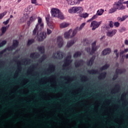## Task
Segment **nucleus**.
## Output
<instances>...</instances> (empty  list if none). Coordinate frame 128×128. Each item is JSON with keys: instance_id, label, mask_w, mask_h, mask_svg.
<instances>
[{"instance_id": "774afa93", "label": "nucleus", "mask_w": 128, "mask_h": 128, "mask_svg": "<svg viewBox=\"0 0 128 128\" xmlns=\"http://www.w3.org/2000/svg\"><path fill=\"white\" fill-rule=\"evenodd\" d=\"M28 74H32V72H28Z\"/></svg>"}, {"instance_id": "5fc2aeb1", "label": "nucleus", "mask_w": 128, "mask_h": 128, "mask_svg": "<svg viewBox=\"0 0 128 128\" xmlns=\"http://www.w3.org/2000/svg\"><path fill=\"white\" fill-rule=\"evenodd\" d=\"M124 44H126V46H128V40H125L124 41Z\"/></svg>"}, {"instance_id": "f704fd0d", "label": "nucleus", "mask_w": 128, "mask_h": 128, "mask_svg": "<svg viewBox=\"0 0 128 128\" xmlns=\"http://www.w3.org/2000/svg\"><path fill=\"white\" fill-rule=\"evenodd\" d=\"M6 44V40H4L0 44V48H2Z\"/></svg>"}, {"instance_id": "f257e3e1", "label": "nucleus", "mask_w": 128, "mask_h": 128, "mask_svg": "<svg viewBox=\"0 0 128 128\" xmlns=\"http://www.w3.org/2000/svg\"><path fill=\"white\" fill-rule=\"evenodd\" d=\"M43 29L44 23L42 22V18L38 17V23L33 30L32 34L34 36H36L37 38V40H39V42H42V40L46 38V33L44 32H41Z\"/></svg>"}, {"instance_id": "4c0bfd02", "label": "nucleus", "mask_w": 128, "mask_h": 128, "mask_svg": "<svg viewBox=\"0 0 128 128\" xmlns=\"http://www.w3.org/2000/svg\"><path fill=\"white\" fill-rule=\"evenodd\" d=\"M124 54H126V53L124 50H120V56H124Z\"/></svg>"}, {"instance_id": "0eeeda50", "label": "nucleus", "mask_w": 128, "mask_h": 128, "mask_svg": "<svg viewBox=\"0 0 128 128\" xmlns=\"http://www.w3.org/2000/svg\"><path fill=\"white\" fill-rule=\"evenodd\" d=\"M25 10L27 12L26 13V15H24L22 18L20 19L21 22H26V20H28V14H30V12H32V7L28 6L27 8Z\"/></svg>"}, {"instance_id": "864d4df0", "label": "nucleus", "mask_w": 128, "mask_h": 128, "mask_svg": "<svg viewBox=\"0 0 128 128\" xmlns=\"http://www.w3.org/2000/svg\"><path fill=\"white\" fill-rule=\"evenodd\" d=\"M6 49L5 50H2V51H1L0 52V56H2V54L4 53V52H6Z\"/></svg>"}, {"instance_id": "e2e57ef3", "label": "nucleus", "mask_w": 128, "mask_h": 128, "mask_svg": "<svg viewBox=\"0 0 128 128\" xmlns=\"http://www.w3.org/2000/svg\"><path fill=\"white\" fill-rule=\"evenodd\" d=\"M64 78L66 80H68V78L66 77H64Z\"/></svg>"}, {"instance_id": "58836bf2", "label": "nucleus", "mask_w": 128, "mask_h": 128, "mask_svg": "<svg viewBox=\"0 0 128 128\" xmlns=\"http://www.w3.org/2000/svg\"><path fill=\"white\" fill-rule=\"evenodd\" d=\"M52 30H50V29L48 28L47 31H46V34H48V36H50V34H52Z\"/></svg>"}, {"instance_id": "4d7b16f0", "label": "nucleus", "mask_w": 128, "mask_h": 128, "mask_svg": "<svg viewBox=\"0 0 128 128\" xmlns=\"http://www.w3.org/2000/svg\"><path fill=\"white\" fill-rule=\"evenodd\" d=\"M124 51L125 54H126L128 52V48L124 49Z\"/></svg>"}, {"instance_id": "9d476101", "label": "nucleus", "mask_w": 128, "mask_h": 128, "mask_svg": "<svg viewBox=\"0 0 128 128\" xmlns=\"http://www.w3.org/2000/svg\"><path fill=\"white\" fill-rule=\"evenodd\" d=\"M56 44L58 48H62L64 46V40L62 36H58L57 38Z\"/></svg>"}, {"instance_id": "6e6552de", "label": "nucleus", "mask_w": 128, "mask_h": 128, "mask_svg": "<svg viewBox=\"0 0 128 128\" xmlns=\"http://www.w3.org/2000/svg\"><path fill=\"white\" fill-rule=\"evenodd\" d=\"M102 24V21L98 22L96 20L92 21L91 22L90 26L92 27V30H94L96 28H98Z\"/></svg>"}, {"instance_id": "37998d69", "label": "nucleus", "mask_w": 128, "mask_h": 128, "mask_svg": "<svg viewBox=\"0 0 128 128\" xmlns=\"http://www.w3.org/2000/svg\"><path fill=\"white\" fill-rule=\"evenodd\" d=\"M114 54H116V58H118V49L114 50Z\"/></svg>"}, {"instance_id": "20e7f679", "label": "nucleus", "mask_w": 128, "mask_h": 128, "mask_svg": "<svg viewBox=\"0 0 128 128\" xmlns=\"http://www.w3.org/2000/svg\"><path fill=\"white\" fill-rule=\"evenodd\" d=\"M98 49V46H96V41H94L93 43L92 44V50L90 51V48L88 47L85 48V50L87 52H90V54H94L96 50Z\"/></svg>"}, {"instance_id": "3c124183", "label": "nucleus", "mask_w": 128, "mask_h": 128, "mask_svg": "<svg viewBox=\"0 0 128 128\" xmlns=\"http://www.w3.org/2000/svg\"><path fill=\"white\" fill-rule=\"evenodd\" d=\"M46 20L47 24H48H48H49L50 22V17H48V16L46 17Z\"/></svg>"}, {"instance_id": "9b49d317", "label": "nucleus", "mask_w": 128, "mask_h": 128, "mask_svg": "<svg viewBox=\"0 0 128 128\" xmlns=\"http://www.w3.org/2000/svg\"><path fill=\"white\" fill-rule=\"evenodd\" d=\"M36 20V14H33L32 16L30 18L29 21L28 22V26H30L32 22H34Z\"/></svg>"}, {"instance_id": "c85d7f7f", "label": "nucleus", "mask_w": 128, "mask_h": 128, "mask_svg": "<svg viewBox=\"0 0 128 128\" xmlns=\"http://www.w3.org/2000/svg\"><path fill=\"white\" fill-rule=\"evenodd\" d=\"M84 26H86V23L84 22L80 25V27H76V28H78V30L80 32L84 28Z\"/></svg>"}, {"instance_id": "ddd939ff", "label": "nucleus", "mask_w": 128, "mask_h": 128, "mask_svg": "<svg viewBox=\"0 0 128 128\" xmlns=\"http://www.w3.org/2000/svg\"><path fill=\"white\" fill-rule=\"evenodd\" d=\"M116 34V30H113L112 31H109L106 32V36H114V34Z\"/></svg>"}, {"instance_id": "de8ad7c7", "label": "nucleus", "mask_w": 128, "mask_h": 128, "mask_svg": "<svg viewBox=\"0 0 128 128\" xmlns=\"http://www.w3.org/2000/svg\"><path fill=\"white\" fill-rule=\"evenodd\" d=\"M68 4H70V6H74V1H72V0H70L68 2Z\"/></svg>"}, {"instance_id": "2f4dec72", "label": "nucleus", "mask_w": 128, "mask_h": 128, "mask_svg": "<svg viewBox=\"0 0 128 128\" xmlns=\"http://www.w3.org/2000/svg\"><path fill=\"white\" fill-rule=\"evenodd\" d=\"M124 72H125L124 70H119V69H116V74H122Z\"/></svg>"}, {"instance_id": "6e6d98bb", "label": "nucleus", "mask_w": 128, "mask_h": 128, "mask_svg": "<svg viewBox=\"0 0 128 128\" xmlns=\"http://www.w3.org/2000/svg\"><path fill=\"white\" fill-rule=\"evenodd\" d=\"M46 58V56H43L42 57V60H44Z\"/></svg>"}, {"instance_id": "49530a36", "label": "nucleus", "mask_w": 128, "mask_h": 128, "mask_svg": "<svg viewBox=\"0 0 128 128\" xmlns=\"http://www.w3.org/2000/svg\"><path fill=\"white\" fill-rule=\"evenodd\" d=\"M98 14L96 13L95 15H94L92 18V20H96V18H98Z\"/></svg>"}, {"instance_id": "f8f14e48", "label": "nucleus", "mask_w": 128, "mask_h": 128, "mask_svg": "<svg viewBox=\"0 0 128 128\" xmlns=\"http://www.w3.org/2000/svg\"><path fill=\"white\" fill-rule=\"evenodd\" d=\"M18 42L16 40H14L13 41V44L12 46L9 48L10 50H14L16 48H18Z\"/></svg>"}, {"instance_id": "4468645a", "label": "nucleus", "mask_w": 128, "mask_h": 128, "mask_svg": "<svg viewBox=\"0 0 128 128\" xmlns=\"http://www.w3.org/2000/svg\"><path fill=\"white\" fill-rule=\"evenodd\" d=\"M72 30H70L66 32L64 34V38L66 39L70 38V34H72Z\"/></svg>"}, {"instance_id": "2eb2a0df", "label": "nucleus", "mask_w": 128, "mask_h": 128, "mask_svg": "<svg viewBox=\"0 0 128 128\" xmlns=\"http://www.w3.org/2000/svg\"><path fill=\"white\" fill-rule=\"evenodd\" d=\"M128 18V15H124V16H123L122 17L117 18V20L118 22H124V20H126Z\"/></svg>"}, {"instance_id": "dca6fc26", "label": "nucleus", "mask_w": 128, "mask_h": 128, "mask_svg": "<svg viewBox=\"0 0 128 128\" xmlns=\"http://www.w3.org/2000/svg\"><path fill=\"white\" fill-rule=\"evenodd\" d=\"M78 32H79L78 28H76L73 31H72V33L70 36V38H74V36L76 34H78Z\"/></svg>"}, {"instance_id": "4be33fe9", "label": "nucleus", "mask_w": 128, "mask_h": 128, "mask_svg": "<svg viewBox=\"0 0 128 128\" xmlns=\"http://www.w3.org/2000/svg\"><path fill=\"white\" fill-rule=\"evenodd\" d=\"M74 42H76V41H74V40H71L68 41L67 42V48H70V46H72L74 44Z\"/></svg>"}, {"instance_id": "680f3d73", "label": "nucleus", "mask_w": 128, "mask_h": 128, "mask_svg": "<svg viewBox=\"0 0 128 128\" xmlns=\"http://www.w3.org/2000/svg\"><path fill=\"white\" fill-rule=\"evenodd\" d=\"M18 73H16V75H14L15 78H18Z\"/></svg>"}, {"instance_id": "423d86ee", "label": "nucleus", "mask_w": 128, "mask_h": 128, "mask_svg": "<svg viewBox=\"0 0 128 128\" xmlns=\"http://www.w3.org/2000/svg\"><path fill=\"white\" fill-rule=\"evenodd\" d=\"M84 11V8L80 6H74L68 10L70 14H76V12H82Z\"/></svg>"}, {"instance_id": "7c9ffc66", "label": "nucleus", "mask_w": 128, "mask_h": 128, "mask_svg": "<svg viewBox=\"0 0 128 128\" xmlns=\"http://www.w3.org/2000/svg\"><path fill=\"white\" fill-rule=\"evenodd\" d=\"M38 50L41 54H44V46H38Z\"/></svg>"}, {"instance_id": "052dcab7", "label": "nucleus", "mask_w": 128, "mask_h": 128, "mask_svg": "<svg viewBox=\"0 0 128 128\" xmlns=\"http://www.w3.org/2000/svg\"><path fill=\"white\" fill-rule=\"evenodd\" d=\"M112 94H116V91L114 90V89H113L112 90Z\"/></svg>"}, {"instance_id": "ea45409f", "label": "nucleus", "mask_w": 128, "mask_h": 128, "mask_svg": "<svg viewBox=\"0 0 128 128\" xmlns=\"http://www.w3.org/2000/svg\"><path fill=\"white\" fill-rule=\"evenodd\" d=\"M6 14V12H4L1 14H0V20H2V18L3 16H4Z\"/></svg>"}, {"instance_id": "bb28decb", "label": "nucleus", "mask_w": 128, "mask_h": 128, "mask_svg": "<svg viewBox=\"0 0 128 128\" xmlns=\"http://www.w3.org/2000/svg\"><path fill=\"white\" fill-rule=\"evenodd\" d=\"M79 16L80 18H88V13L80 14H79Z\"/></svg>"}, {"instance_id": "c756f323", "label": "nucleus", "mask_w": 128, "mask_h": 128, "mask_svg": "<svg viewBox=\"0 0 128 128\" xmlns=\"http://www.w3.org/2000/svg\"><path fill=\"white\" fill-rule=\"evenodd\" d=\"M48 26H49L50 28L52 30H54V23L50 22H48Z\"/></svg>"}, {"instance_id": "cd10ccee", "label": "nucleus", "mask_w": 128, "mask_h": 128, "mask_svg": "<svg viewBox=\"0 0 128 128\" xmlns=\"http://www.w3.org/2000/svg\"><path fill=\"white\" fill-rule=\"evenodd\" d=\"M104 9L98 10L96 12V14L98 16H102V14H104Z\"/></svg>"}, {"instance_id": "6ab92c4d", "label": "nucleus", "mask_w": 128, "mask_h": 128, "mask_svg": "<svg viewBox=\"0 0 128 128\" xmlns=\"http://www.w3.org/2000/svg\"><path fill=\"white\" fill-rule=\"evenodd\" d=\"M94 58H96L95 56L92 57L89 61L87 62V64L89 66H92V64H94Z\"/></svg>"}, {"instance_id": "1a4fd4ad", "label": "nucleus", "mask_w": 128, "mask_h": 128, "mask_svg": "<svg viewBox=\"0 0 128 128\" xmlns=\"http://www.w3.org/2000/svg\"><path fill=\"white\" fill-rule=\"evenodd\" d=\"M64 53L60 51H58L56 53L53 54V58H62Z\"/></svg>"}, {"instance_id": "5701e85b", "label": "nucleus", "mask_w": 128, "mask_h": 128, "mask_svg": "<svg viewBox=\"0 0 128 128\" xmlns=\"http://www.w3.org/2000/svg\"><path fill=\"white\" fill-rule=\"evenodd\" d=\"M9 26H10V25H8V26H4L1 28V31L2 32V34H1V36H2L4 34L6 33V30L8 28Z\"/></svg>"}, {"instance_id": "39448f33", "label": "nucleus", "mask_w": 128, "mask_h": 128, "mask_svg": "<svg viewBox=\"0 0 128 128\" xmlns=\"http://www.w3.org/2000/svg\"><path fill=\"white\" fill-rule=\"evenodd\" d=\"M68 55L66 58L64 60V64H63V68H66V70H68V68H70V64H72V56H70V53H68Z\"/></svg>"}, {"instance_id": "603ef678", "label": "nucleus", "mask_w": 128, "mask_h": 128, "mask_svg": "<svg viewBox=\"0 0 128 128\" xmlns=\"http://www.w3.org/2000/svg\"><path fill=\"white\" fill-rule=\"evenodd\" d=\"M32 4H36V6H38V4H36V0H31Z\"/></svg>"}, {"instance_id": "09e8293b", "label": "nucleus", "mask_w": 128, "mask_h": 128, "mask_svg": "<svg viewBox=\"0 0 128 128\" xmlns=\"http://www.w3.org/2000/svg\"><path fill=\"white\" fill-rule=\"evenodd\" d=\"M122 56V58L120 59V62H122H122H124V56Z\"/></svg>"}, {"instance_id": "e433bc0d", "label": "nucleus", "mask_w": 128, "mask_h": 128, "mask_svg": "<svg viewBox=\"0 0 128 128\" xmlns=\"http://www.w3.org/2000/svg\"><path fill=\"white\" fill-rule=\"evenodd\" d=\"M82 42L84 46H86L87 44H88V39L84 40Z\"/></svg>"}, {"instance_id": "a878e982", "label": "nucleus", "mask_w": 128, "mask_h": 128, "mask_svg": "<svg viewBox=\"0 0 128 128\" xmlns=\"http://www.w3.org/2000/svg\"><path fill=\"white\" fill-rule=\"evenodd\" d=\"M88 72L90 74H98V70H88Z\"/></svg>"}, {"instance_id": "f3484780", "label": "nucleus", "mask_w": 128, "mask_h": 128, "mask_svg": "<svg viewBox=\"0 0 128 128\" xmlns=\"http://www.w3.org/2000/svg\"><path fill=\"white\" fill-rule=\"evenodd\" d=\"M103 56H106V54H110V48H106L102 51Z\"/></svg>"}, {"instance_id": "393cba45", "label": "nucleus", "mask_w": 128, "mask_h": 128, "mask_svg": "<svg viewBox=\"0 0 128 128\" xmlns=\"http://www.w3.org/2000/svg\"><path fill=\"white\" fill-rule=\"evenodd\" d=\"M106 72H104L100 74V76L98 77V80H104V78H106Z\"/></svg>"}, {"instance_id": "c03bdc74", "label": "nucleus", "mask_w": 128, "mask_h": 128, "mask_svg": "<svg viewBox=\"0 0 128 128\" xmlns=\"http://www.w3.org/2000/svg\"><path fill=\"white\" fill-rule=\"evenodd\" d=\"M119 32H126V28L124 27L120 29Z\"/></svg>"}, {"instance_id": "8fccbe9b", "label": "nucleus", "mask_w": 128, "mask_h": 128, "mask_svg": "<svg viewBox=\"0 0 128 128\" xmlns=\"http://www.w3.org/2000/svg\"><path fill=\"white\" fill-rule=\"evenodd\" d=\"M80 2L78 0H74V4H80Z\"/></svg>"}, {"instance_id": "b1692460", "label": "nucleus", "mask_w": 128, "mask_h": 128, "mask_svg": "<svg viewBox=\"0 0 128 128\" xmlns=\"http://www.w3.org/2000/svg\"><path fill=\"white\" fill-rule=\"evenodd\" d=\"M55 70H56V66H54V65L51 64L49 66L48 70H50V72H54Z\"/></svg>"}, {"instance_id": "72a5a7b5", "label": "nucleus", "mask_w": 128, "mask_h": 128, "mask_svg": "<svg viewBox=\"0 0 128 128\" xmlns=\"http://www.w3.org/2000/svg\"><path fill=\"white\" fill-rule=\"evenodd\" d=\"M110 66V65L106 64L104 66H103L102 68H100V70H106L108 67Z\"/></svg>"}, {"instance_id": "79ce46f5", "label": "nucleus", "mask_w": 128, "mask_h": 128, "mask_svg": "<svg viewBox=\"0 0 128 128\" xmlns=\"http://www.w3.org/2000/svg\"><path fill=\"white\" fill-rule=\"evenodd\" d=\"M114 26H116V28H118V26H120V22H115L114 23Z\"/></svg>"}, {"instance_id": "13d9d810", "label": "nucleus", "mask_w": 128, "mask_h": 128, "mask_svg": "<svg viewBox=\"0 0 128 128\" xmlns=\"http://www.w3.org/2000/svg\"><path fill=\"white\" fill-rule=\"evenodd\" d=\"M125 58H126V60H128V54H126L125 56Z\"/></svg>"}, {"instance_id": "f03ea898", "label": "nucleus", "mask_w": 128, "mask_h": 128, "mask_svg": "<svg viewBox=\"0 0 128 128\" xmlns=\"http://www.w3.org/2000/svg\"><path fill=\"white\" fill-rule=\"evenodd\" d=\"M124 0H119L118 2L114 4L113 8L110 10L109 14H113L116 12L117 10H124L126 6H124L122 4H124Z\"/></svg>"}, {"instance_id": "a19ab883", "label": "nucleus", "mask_w": 128, "mask_h": 128, "mask_svg": "<svg viewBox=\"0 0 128 128\" xmlns=\"http://www.w3.org/2000/svg\"><path fill=\"white\" fill-rule=\"evenodd\" d=\"M10 18H8V19L6 21H4L3 22V24L5 25V26H6V24H8V22H10Z\"/></svg>"}, {"instance_id": "a18cd8bd", "label": "nucleus", "mask_w": 128, "mask_h": 128, "mask_svg": "<svg viewBox=\"0 0 128 128\" xmlns=\"http://www.w3.org/2000/svg\"><path fill=\"white\" fill-rule=\"evenodd\" d=\"M109 26L110 28H114V22H112V21H110Z\"/></svg>"}, {"instance_id": "0e129e2a", "label": "nucleus", "mask_w": 128, "mask_h": 128, "mask_svg": "<svg viewBox=\"0 0 128 128\" xmlns=\"http://www.w3.org/2000/svg\"><path fill=\"white\" fill-rule=\"evenodd\" d=\"M80 4V2H83L84 0H78Z\"/></svg>"}, {"instance_id": "412c9836", "label": "nucleus", "mask_w": 128, "mask_h": 128, "mask_svg": "<svg viewBox=\"0 0 128 128\" xmlns=\"http://www.w3.org/2000/svg\"><path fill=\"white\" fill-rule=\"evenodd\" d=\"M40 57V54L38 52H35V53H32L30 54V58H38Z\"/></svg>"}, {"instance_id": "aec40b11", "label": "nucleus", "mask_w": 128, "mask_h": 128, "mask_svg": "<svg viewBox=\"0 0 128 128\" xmlns=\"http://www.w3.org/2000/svg\"><path fill=\"white\" fill-rule=\"evenodd\" d=\"M84 64V62L82 60H80V61H76L75 62V66L78 68L80 66H82Z\"/></svg>"}, {"instance_id": "c9c22d12", "label": "nucleus", "mask_w": 128, "mask_h": 128, "mask_svg": "<svg viewBox=\"0 0 128 128\" xmlns=\"http://www.w3.org/2000/svg\"><path fill=\"white\" fill-rule=\"evenodd\" d=\"M34 39L28 40V45L30 46V44H34Z\"/></svg>"}, {"instance_id": "a211bd4d", "label": "nucleus", "mask_w": 128, "mask_h": 128, "mask_svg": "<svg viewBox=\"0 0 128 128\" xmlns=\"http://www.w3.org/2000/svg\"><path fill=\"white\" fill-rule=\"evenodd\" d=\"M70 26V24L66 22H64L61 23L60 25V28H68Z\"/></svg>"}, {"instance_id": "69168bd1", "label": "nucleus", "mask_w": 128, "mask_h": 128, "mask_svg": "<svg viewBox=\"0 0 128 128\" xmlns=\"http://www.w3.org/2000/svg\"><path fill=\"white\" fill-rule=\"evenodd\" d=\"M14 18V16H12V15H11L10 16V18Z\"/></svg>"}, {"instance_id": "338daca9", "label": "nucleus", "mask_w": 128, "mask_h": 128, "mask_svg": "<svg viewBox=\"0 0 128 128\" xmlns=\"http://www.w3.org/2000/svg\"><path fill=\"white\" fill-rule=\"evenodd\" d=\"M104 38V36H102L100 38V40H102V38Z\"/></svg>"}, {"instance_id": "7ed1b4c3", "label": "nucleus", "mask_w": 128, "mask_h": 128, "mask_svg": "<svg viewBox=\"0 0 128 128\" xmlns=\"http://www.w3.org/2000/svg\"><path fill=\"white\" fill-rule=\"evenodd\" d=\"M51 14L52 18H60V20H64V18L62 13L56 8H53L51 10Z\"/></svg>"}, {"instance_id": "473e14b6", "label": "nucleus", "mask_w": 128, "mask_h": 128, "mask_svg": "<svg viewBox=\"0 0 128 128\" xmlns=\"http://www.w3.org/2000/svg\"><path fill=\"white\" fill-rule=\"evenodd\" d=\"M82 55V52H77L75 53V54L74 55V58H78V56H80Z\"/></svg>"}, {"instance_id": "bf43d9fd", "label": "nucleus", "mask_w": 128, "mask_h": 128, "mask_svg": "<svg viewBox=\"0 0 128 128\" xmlns=\"http://www.w3.org/2000/svg\"><path fill=\"white\" fill-rule=\"evenodd\" d=\"M93 20L92 19V18H91L90 20H87V22H92V20Z\"/></svg>"}]
</instances>
